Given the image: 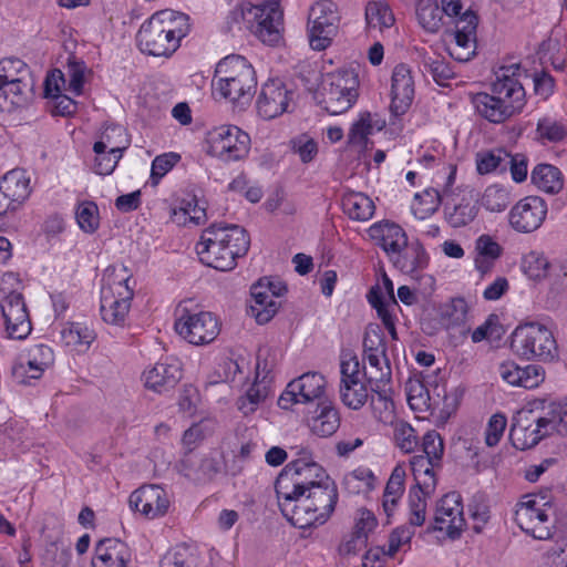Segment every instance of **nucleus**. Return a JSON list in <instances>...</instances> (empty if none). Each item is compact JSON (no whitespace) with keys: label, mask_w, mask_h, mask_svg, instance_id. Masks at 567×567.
I'll return each mask as SVG.
<instances>
[{"label":"nucleus","mask_w":567,"mask_h":567,"mask_svg":"<svg viewBox=\"0 0 567 567\" xmlns=\"http://www.w3.org/2000/svg\"><path fill=\"white\" fill-rule=\"evenodd\" d=\"M251 301L249 305L248 313L256 319L259 324L269 322L279 309V303L275 300L280 296V291H272L269 293L260 279L257 284L252 285Z\"/></svg>","instance_id":"7c9ffc66"},{"label":"nucleus","mask_w":567,"mask_h":567,"mask_svg":"<svg viewBox=\"0 0 567 567\" xmlns=\"http://www.w3.org/2000/svg\"><path fill=\"white\" fill-rule=\"evenodd\" d=\"M372 123L369 113L360 116L355 121L348 134V143L351 145H364L368 141V136L372 134Z\"/></svg>","instance_id":"e2e57ef3"},{"label":"nucleus","mask_w":567,"mask_h":567,"mask_svg":"<svg viewBox=\"0 0 567 567\" xmlns=\"http://www.w3.org/2000/svg\"><path fill=\"white\" fill-rule=\"evenodd\" d=\"M0 81L33 85L27 64L20 59H7L0 62Z\"/></svg>","instance_id":"a18cd8bd"},{"label":"nucleus","mask_w":567,"mask_h":567,"mask_svg":"<svg viewBox=\"0 0 567 567\" xmlns=\"http://www.w3.org/2000/svg\"><path fill=\"white\" fill-rule=\"evenodd\" d=\"M257 86L252 65L241 55H228L220 60L212 81L213 93L231 103L248 104Z\"/></svg>","instance_id":"39448f33"},{"label":"nucleus","mask_w":567,"mask_h":567,"mask_svg":"<svg viewBox=\"0 0 567 567\" xmlns=\"http://www.w3.org/2000/svg\"><path fill=\"white\" fill-rule=\"evenodd\" d=\"M370 238L390 257L404 249L408 236L404 229L389 220L374 223L368 229Z\"/></svg>","instance_id":"bb28decb"},{"label":"nucleus","mask_w":567,"mask_h":567,"mask_svg":"<svg viewBox=\"0 0 567 567\" xmlns=\"http://www.w3.org/2000/svg\"><path fill=\"white\" fill-rule=\"evenodd\" d=\"M414 99V80L408 64H398L391 76L390 112L394 117L405 114Z\"/></svg>","instance_id":"5701e85b"},{"label":"nucleus","mask_w":567,"mask_h":567,"mask_svg":"<svg viewBox=\"0 0 567 567\" xmlns=\"http://www.w3.org/2000/svg\"><path fill=\"white\" fill-rule=\"evenodd\" d=\"M190 31L189 17L174 10L155 12L145 21L136 35L140 50L154 56H169Z\"/></svg>","instance_id":"7ed1b4c3"},{"label":"nucleus","mask_w":567,"mask_h":567,"mask_svg":"<svg viewBox=\"0 0 567 567\" xmlns=\"http://www.w3.org/2000/svg\"><path fill=\"white\" fill-rule=\"evenodd\" d=\"M131 556L125 543L116 538H105L95 546L92 567H126Z\"/></svg>","instance_id":"c756f323"},{"label":"nucleus","mask_w":567,"mask_h":567,"mask_svg":"<svg viewBox=\"0 0 567 567\" xmlns=\"http://www.w3.org/2000/svg\"><path fill=\"white\" fill-rule=\"evenodd\" d=\"M25 357L43 371H45L54 362L53 350L47 344H35L29 348Z\"/></svg>","instance_id":"774afa93"},{"label":"nucleus","mask_w":567,"mask_h":567,"mask_svg":"<svg viewBox=\"0 0 567 567\" xmlns=\"http://www.w3.org/2000/svg\"><path fill=\"white\" fill-rule=\"evenodd\" d=\"M548 214V206L539 196L519 199L508 213L509 226L519 234H530L542 227Z\"/></svg>","instance_id":"f3484780"},{"label":"nucleus","mask_w":567,"mask_h":567,"mask_svg":"<svg viewBox=\"0 0 567 567\" xmlns=\"http://www.w3.org/2000/svg\"><path fill=\"white\" fill-rule=\"evenodd\" d=\"M145 386L157 393L175 388L182 378V369L176 360L157 362L143 373Z\"/></svg>","instance_id":"c85d7f7f"},{"label":"nucleus","mask_w":567,"mask_h":567,"mask_svg":"<svg viewBox=\"0 0 567 567\" xmlns=\"http://www.w3.org/2000/svg\"><path fill=\"white\" fill-rule=\"evenodd\" d=\"M270 394V388L266 382H254L246 393L237 402V409L244 416H248L257 411Z\"/></svg>","instance_id":"79ce46f5"},{"label":"nucleus","mask_w":567,"mask_h":567,"mask_svg":"<svg viewBox=\"0 0 567 567\" xmlns=\"http://www.w3.org/2000/svg\"><path fill=\"white\" fill-rule=\"evenodd\" d=\"M125 148L126 145L123 147H111V151L107 152L103 151L101 153H95V173L103 176L112 174Z\"/></svg>","instance_id":"052dcab7"},{"label":"nucleus","mask_w":567,"mask_h":567,"mask_svg":"<svg viewBox=\"0 0 567 567\" xmlns=\"http://www.w3.org/2000/svg\"><path fill=\"white\" fill-rule=\"evenodd\" d=\"M498 373L508 384L525 389H535L545 380V370L537 364L520 367L514 361H507L499 365Z\"/></svg>","instance_id":"cd10ccee"},{"label":"nucleus","mask_w":567,"mask_h":567,"mask_svg":"<svg viewBox=\"0 0 567 567\" xmlns=\"http://www.w3.org/2000/svg\"><path fill=\"white\" fill-rule=\"evenodd\" d=\"M359 79L352 70H338L328 73L321 83L316 99L330 114L337 115L348 111L357 101Z\"/></svg>","instance_id":"6e6552de"},{"label":"nucleus","mask_w":567,"mask_h":567,"mask_svg":"<svg viewBox=\"0 0 567 567\" xmlns=\"http://www.w3.org/2000/svg\"><path fill=\"white\" fill-rule=\"evenodd\" d=\"M432 494H426L423 488H410L409 503V524L412 526H422L426 518V498Z\"/></svg>","instance_id":"de8ad7c7"},{"label":"nucleus","mask_w":567,"mask_h":567,"mask_svg":"<svg viewBox=\"0 0 567 567\" xmlns=\"http://www.w3.org/2000/svg\"><path fill=\"white\" fill-rule=\"evenodd\" d=\"M404 481L405 470L403 466L396 465L393 468L383 492L382 507L388 517L393 514L404 493Z\"/></svg>","instance_id":"58836bf2"},{"label":"nucleus","mask_w":567,"mask_h":567,"mask_svg":"<svg viewBox=\"0 0 567 567\" xmlns=\"http://www.w3.org/2000/svg\"><path fill=\"white\" fill-rule=\"evenodd\" d=\"M181 161L177 153H165L156 156L152 162L150 183L157 186L161 179Z\"/></svg>","instance_id":"bf43d9fd"},{"label":"nucleus","mask_w":567,"mask_h":567,"mask_svg":"<svg viewBox=\"0 0 567 567\" xmlns=\"http://www.w3.org/2000/svg\"><path fill=\"white\" fill-rule=\"evenodd\" d=\"M532 183L543 192L557 194L563 188L560 171L550 164H538L530 174Z\"/></svg>","instance_id":"ea45409f"},{"label":"nucleus","mask_w":567,"mask_h":567,"mask_svg":"<svg viewBox=\"0 0 567 567\" xmlns=\"http://www.w3.org/2000/svg\"><path fill=\"white\" fill-rule=\"evenodd\" d=\"M259 11L260 8L258 6L248 1H240L226 14L221 30L225 33L241 31L243 28L250 30Z\"/></svg>","instance_id":"4c0bfd02"},{"label":"nucleus","mask_w":567,"mask_h":567,"mask_svg":"<svg viewBox=\"0 0 567 567\" xmlns=\"http://www.w3.org/2000/svg\"><path fill=\"white\" fill-rule=\"evenodd\" d=\"M6 331L11 339L22 340L31 332L29 313L20 292L11 291L0 302Z\"/></svg>","instance_id":"6ab92c4d"},{"label":"nucleus","mask_w":567,"mask_h":567,"mask_svg":"<svg viewBox=\"0 0 567 567\" xmlns=\"http://www.w3.org/2000/svg\"><path fill=\"white\" fill-rule=\"evenodd\" d=\"M567 135V125L551 116L538 120L536 126V140L542 144L558 143Z\"/></svg>","instance_id":"49530a36"},{"label":"nucleus","mask_w":567,"mask_h":567,"mask_svg":"<svg viewBox=\"0 0 567 567\" xmlns=\"http://www.w3.org/2000/svg\"><path fill=\"white\" fill-rule=\"evenodd\" d=\"M174 328L184 340L194 346L208 344L219 334L218 320L209 311L192 313L183 309Z\"/></svg>","instance_id":"4468645a"},{"label":"nucleus","mask_w":567,"mask_h":567,"mask_svg":"<svg viewBox=\"0 0 567 567\" xmlns=\"http://www.w3.org/2000/svg\"><path fill=\"white\" fill-rule=\"evenodd\" d=\"M416 18L425 31L434 33L441 27L442 10L436 3L421 2L416 8Z\"/></svg>","instance_id":"864d4df0"},{"label":"nucleus","mask_w":567,"mask_h":567,"mask_svg":"<svg viewBox=\"0 0 567 567\" xmlns=\"http://www.w3.org/2000/svg\"><path fill=\"white\" fill-rule=\"evenodd\" d=\"M43 370L33 364L27 357H21L12 367V378L18 384L31 385L33 381L39 380Z\"/></svg>","instance_id":"6e6d98bb"},{"label":"nucleus","mask_w":567,"mask_h":567,"mask_svg":"<svg viewBox=\"0 0 567 567\" xmlns=\"http://www.w3.org/2000/svg\"><path fill=\"white\" fill-rule=\"evenodd\" d=\"M394 16L389 4L383 1H370L365 6V22L369 30L382 32L394 24Z\"/></svg>","instance_id":"a19ab883"},{"label":"nucleus","mask_w":567,"mask_h":567,"mask_svg":"<svg viewBox=\"0 0 567 567\" xmlns=\"http://www.w3.org/2000/svg\"><path fill=\"white\" fill-rule=\"evenodd\" d=\"M423 71L432 75L439 85H446V82L454 78V71L450 63L437 55L424 54L422 58Z\"/></svg>","instance_id":"8fccbe9b"},{"label":"nucleus","mask_w":567,"mask_h":567,"mask_svg":"<svg viewBox=\"0 0 567 567\" xmlns=\"http://www.w3.org/2000/svg\"><path fill=\"white\" fill-rule=\"evenodd\" d=\"M208 153L224 162L244 159L250 150L249 135L235 125H221L208 132Z\"/></svg>","instance_id":"9d476101"},{"label":"nucleus","mask_w":567,"mask_h":567,"mask_svg":"<svg viewBox=\"0 0 567 567\" xmlns=\"http://www.w3.org/2000/svg\"><path fill=\"white\" fill-rule=\"evenodd\" d=\"M410 465L415 480V485L412 488H423L426 494H433L437 483L436 471L442 466L434 464L423 454L412 456Z\"/></svg>","instance_id":"c9c22d12"},{"label":"nucleus","mask_w":567,"mask_h":567,"mask_svg":"<svg viewBox=\"0 0 567 567\" xmlns=\"http://www.w3.org/2000/svg\"><path fill=\"white\" fill-rule=\"evenodd\" d=\"M480 212L477 198L470 192L447 200L443 207L444 219L452 228L472 224Z\"/></svg>","instance_id":"a878e982"},{"label":"nucleus","mask_w":567,"mask_h":567,"mask_svg":"<svg viewBox=\"0 0 567 567\" xmlns=\"http://www.w3.org/2000/svg\"><path fill=\"white\" fill-rule=\"evenodd\" d=\"M79 227L86 234L96 231L100 225L99 207L94 202L84 200L75 209Z\"/></svg>","instance_id":"603ef678"},{"label":"nucleus","mask_w":567,"mask_h":567,"mask_svg":"<svg viewBox=\"0 0 567 567\" xmlns=\"http://www.w3.org/2000/svg\"><path fill=\"white\" fill-rule=\"evenodd\" d=\"M511 349L517 357L527 360L549 362L558 355L553 332L538 322L516 327L511 336Z\"/></svg>","instance_id":"0eeeda50"},{"label":"nucleus","mask_w":567,"mask_h":567,"mask_svg":"<svg viewBox=\"0 0 567 567\" xmlns=\"http://www.w3.org/2000/svg\"><path fill=\"white\" fill-rule=\"evenodd\" d=\"M519 71V64L502 66L496 74V80L491 85L492 94L512 117L519 114L526 104V92L518 79Z\"/></svg>","instance_id":"2eb2a0df"},{"label":"nucleus","mask_w":567,"mask_h":567,"mask_svg":"<svg viewBox=\"0 0 567 567\" xmlns=\"http://www.w3.org/2000/svg\"><path fill=\"white\" fill-rule=\"evenodd\" d=\"M511 203V193L501 185L488 186L482 196V206L492 213H501Z\"/></svg>","instance_id":"3c124183"},{"label":"nucleus","mask_w":567,"mask_h":567,"mask_svg":"<svg viewBox=\"0 0 567 567\" xmlns=\"http://www.w3.org/2000/svg\"><path fill=\"white\" fill-rule=\"evenodd\" d=\"M33 96V85H19L0 81V111L11 113L25 107Z\"/></svg>","instance_id":"e433bc0d"},{"label":"nucleus","mask_w":567,"mask_h":567,"mask_svg":"<svg viewBox=\"0 0 567 567\" xmlns=\"http://www.w3.org/2000/svg\"><path fill=\"white\" fill-rule=\"evenodd\" d=\"M250 237L245 228L233 224H213L203 230L196 251L199 260L220 271L233 270L237 259L249 249Z\"/></svg>","instance_id":"f03ea898"},{"label":"nucleus","mask_w":567,"mask_h":567,"mask_svg":"<svg viewBox=\"0 0 567 567\" xmlns=\"http://www.w3.org/2000/svg\"><path fill=\"white\" fill-rule=\"evenodd\" d=\"M61 339L66 347H71L78 351H84L89 349L90 344L95 339V334L93 330L76 322L69 323L62 329Z\"/></svg>","instance_id":"37998d69"},{"label":"nucleus","mask_w":567,"mask_h":567,"mask_svg":"<svg viewBox=\"0 0 567 567\" xmlns=\"http://www.w3.org/2000/svg\"><path fill=\"white\" fill-rule=\"evenodd\" d=\"M326 478L330 477L316 462L307 458L291 461L281 470L275 483L278 505H290L295 497L323 484Z\"/></svg>","instance_id":"423d86ee"},{"label":"nucleus","mask_w":567,"mask_h":567,"mask_svg":"<svg viewBox=\"0 0 567 567\" xmlns=\"http://www.w3.org/2000/svg\"><path fill=\"white\" fill-rule=\"evenodd\" d=\"M338 488L331 478L293 498L290 505H280L282 515L297 528L305 529L324 524L334 511Z\"/></svg>","instance_id":"20e7f679"},{"label":"nucleus","mask_w":567,"mask_h":567,"mask_svg":"<svg viewBox=\"0 0 567 567\" xmlns=\"http://www.w3.org/2000/svg\"><path fill=\"white\" fill-rule=\"evenodd\" d=\"M341 206L343 213L355 221H368L375 212V205L368 195L352 189L342 193Z\"/></svg>","instance_id":"f704fd0d"},{"label":"nucleus","mask_w":567,"mask_h":567,"mask_svg":"<svg viewBox=\"0 0 567 567\" xmlns=\"http://www.w3.org/2000/svg\"><path fill=\"white\" fill-rule=\"evenodd\" d=\"M406 399L414 411H426L430 408V394L425 385L417 379H409L405 384Z\"/></svg>","instance_id":"5fc2aeb1"},{"label":"nucleus","mask_w":567,"mask_h":567,"mask_svg":"<svg viewBox=\"0 0 567 567\" xmlns=\"http://www.w3.org/2000/svg\"><path fill=\"white\" fill-rule=\"evenodd\" d=\"M364 359L368 361L369 367L363 368V377L370 384L371 390L377 393L379 401L383 403L384 409H393V401L388 395L385 389L392 378V370L386 353L364 355Z\"/></svg>","instance_id":"393cba45"},{"label":"nucleus","mask_w":567,"mask_h":567,"mask_svg":"<svg viewBox=\"0 0 567 567\" xmlns=\"http://www.w3.org/2000/svg\"><path fill=\"white\" fill-rule=\"evenodd\" d=\"M507 419L504 414L496 413L491 416L485 430V443L493 447L498 444L506 429Z\"/></svg>","instance_id":"338daca9"},{"label":"nucleus","mask_w":567,"mask_h":567,"mask_svg":"<svg viewBox=\"0 0 567 567\" xmlns=\"http://www.w3.org/2000/svg\"><path fill=\"white\" fill-rule=\"evenodd\" d=\"M260 11L250 31L265 44L276 45L281 40L284 14L277 1L258 4Z\"/></svg>","instance_id":"4be33fe9"},{"label":"nucleus","mask_w":567,"mask_h":567,"mask_svg":"<svg viewBox=\"0 0 567 567\" xmlns=\"http://www.w3.org/2000/svg\"><path fill=\"white\" fill-rule=\"evenodd\" d=\"M311 433L319 437H329L340 426V415L331 401L321 400L315 415L308 421Z\"/></svg>","instance_id":"473e14b6"},{"label":"nucleus","mask_w":567,"mask_h":567,"mask_svg":"<svg viewBox=\"0 0 567 567\" xmlns=\"http://www.w3.org/2000/svg\"><path fill=\"white\" fill-rule=\"evenodd\" d=\"M463 509L462 496L457 492L445 494L436 503L434 520L429 530L444 533L452 540L460 538L466 526Z\"/></svg>","instance_id":"dca6fc26"},{"label":"nucleus","mask_w":567,"mask_h":567,"mask_svg":"<svg viewBox=\"0 0 567 567\" xmlns=\"http://www.w3.org/2000/svg\"><path fill=\"white\" fill-rule=\"evenodd\" d=\"M130 507L148 519L164 516L169 508V498L158 485H144L134 491L128 498Z\"/></svg>","instance_id":"412c9836"},{"label":"nucleus","mask_w":567,"mask_h":567,"mask_svg":"<svg viewBox=\"0 0 567 567\" xmlns=\"http://www.w3.org/2000/svg\"><path fill=\"white\" fill-rule=\"evenodd\" d=\"M553 433L567 435V402L536 399L512 419L509 437L517 450L532 449Z\"/></svg>","instance_id":"f257e3e1"},{"label":"nucleus","mask_w":567,"mask_h":567,"mask_svg":"<svg viewBox=\"0 0 567 567\" xmlns=\"http://www.w3.org/2000/svg\"><path fill=\"white\" fill-rule=\"evenodd\" d=\"M130 278L112 280L101 289L100 311L104 322L123 326L134 296V289L128 285Z\"/></svg>","instance_id":"f8f14e48"},{"label":"nucleus","mask_w":567,"mask_h":567,"mask_svg":"<svg viewBox=\"0 0 567 567\" xmlns=\"http://www.w3.org/2000/svg\"><path fill=\"white\" fill-rule=\"evenodd\" d=\"M386 349V341L383 332L380 329H369L365 331L363 338L364 355L385 354Z\"/></svg>","instance_id":"69168bd1"},{"label":"nucleus","mask_w":567,"mask_h":567,"mask_svg":"<svg viewBox=\"0 0 567 567\" xmlns=\"http://www.w3.org/2000/svg\"><path fill=\"white\" fill-rule=\"evenodd\" d=\"M551 506L545 497L526 495L517 505L515 522L523 532L535 539H548L553 535V524L549 520L548 509Z\"/></svg>","instance_id":"9b49d317"},{"label":"nucleus","mask_w":567,"mask_h":567,"mask_svg":"<svg viewBox=\"0 0 567 567\" xmlns=\"http://www.w3.org/2000/svg\"><path fill=\"white\" fill-rule=\"evenodd\" d=\"M390 260L400 271L412 275L427 267L429 255L423 245L419 240H415L410 244L408 241L406 247L390 257Z\"/></svg>","instance_id":"2f4dec72"},{"label":"nucleus","mask_w":567,"mask_h":567,"mask_svg":"<svg viewBox=\"0 0 567 567\" xmlns=\"http://www.w3.org/2000/svg\"><path fill=\"white\" fill-rule=\"evenodd\" d=\"M507 151L495 148L481 151L476 154V169L478 174L485 175L495 172H506Z\"/></svg>","instance_id":"c03bdc74"},{"label":"nucleus","mask_w":567,"mask_h":567,"mask_svg":"<svg viewBox=\"0 0 567 567\" xmlns=\"http://www.w3.org/2000/svg\"><path fill=\"white\" fill-rule=\"evenodd\" d=\"M478 25L477 14L468 9L453 20V27L445 31L451 40L450 55L458 62L470 61L476 52V30Z\"/></svg>","instance_id":"ddd939ff"},{"label":"nucleus","mask_w":567,"mask_h":567,"mask_svg":"<svg viewBox=\"0 0 567 567\" xmlns=\"http://www.w3.org/2000/svg\"><path fill=\"white\" fill-rule=\"evenodd\" d=\"M30 178L23 169H12L0 181V216L17 210L30 196Z\"/></svg>","instance_id":"aec40b11"},{"label":"nucleus","mask_w":567,"mask_h":567,"mask_svg":"<svg viewBox=\"0 0 567 567\" xmlns=\"http://www.w3.org/2000/svg\"><path fill=\"white\" fill-rule=\"evenodd\" d=\"M341 14L332 0H319L309 10L307 32L311 49L323 51L329 48L339 31Z\"/></svg>","instance_id":"1a4fd4ad"},{"label":"nucleus","mask_w":567,"mask_h":567,"mask_svg":"<svg viewBox=\"0 0 567 567\" xmlns=\"http://www.w3.org/2000/svg\"><path fill=\"white\" fill-rule=\"evenodd\" d=\"M470 101L475 113L489 123L502 124L512 117L492 92L471 94Z\"/></svg>","instance_id":"72a5a7b5"},{"label":"nucleus","mask_w":567,"mask_h":567,"mask_svg":"<svg viewBox=\"0 0 567 567\" xmlns=\"http://www.w3.org/2000/svg\"><path fill=\"white\" fill-rule=\"evenodd\" d=\"M340 396L344 405L359 410L368 400V390L362 381H357L355 385L340 384Z\"/></svg>","instance_id":"13d9d810"},{"label":"nucleus","mask_w":567,"mask_h":567,"mask_svg":"<svg viewBox=\"0 0 567 567\" xmlns=\"http://www.w3.org/2000/svg\"><path fill=\"white\" fill-rule=\"evenodd\" d=\"M548 266L546 257L537 251H529L523 257L520 262L523 272L534 280L546 277Z\"/></svg>","instance_id":"4d7b16f0"},{"label":"nucleus","mask_w":567,"mask_h":567,"mask_svg":"<svg viewBox=\"0 0 567 567\" xmlns=\"http://www.w3.org/2000/svg\"><path fill=\"white\" fill-rule=\"evenodd\" d=\"M468 307L464 298H453L442 307V320L446 328L462 327L466 323Z\"/></svg>","instance_id":"09e8293b"},{"label":"nucleus","mask_w":567,"mask_h":567,"mask_svg":"<svg viewBox=\"0 0 567 567\" xmlns=\"http://www.w3.org/2000/svg\"><path fill=\"white\" fill-rule=\"evenodd\" d=\"M290 100L291 92L281 80H269L257 99L258 114L265 120H272L287 111Z\"/></svg>","instance_id":"b1692460"},{"label":"nucleus","mask_w":567,"mask_h":567,"mask_svg":"<svg viewBox=\"0 0 567 567\" xmlns=\"http://www.w3.org/2000/svg\"><path fill=\"white\" fill-rule=\"evenodd\" d=\"M394 440L401 451L411 453L417 446L415 430L405 422H400L394 429Z\"/></svg>","instance_id":"0e129e2a"},{"label":"nucleus","mask_w":567,"mask_h":567,"mask_svg":"<svg viewBox=\"0 0 567 567\" xmlns=\"http://www.w3.org/2000/svg\"><path fill=\"white\" fill-rule=\"evenodd\" d=\"M422 454L431 458L434 464L442 466L444 442L436 431H429L422 440Z\"/></svg>","instance_id":"680f3d73"},{"label":"nucleus","mask_w":567,"mask_h":567,"mask_svg":"<svg viewBox=\"0 0 567 567\" xmlns=\"http://www.w3.org/2000/svg\"><path fill=\"white\" fill-rule=\"evenodd\" d=\"M326 385L327 381L321 373H303L288 383L286 390L278 399V405L281 409L288 410L296 403L306 404L315 400H321Z\"/></svg>","instance_id":"a211bd4d"}]
</instances>
